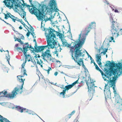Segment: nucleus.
I'll return each mask as SVG.
<instances>
[{
    "label": "nucleus",
    "instance_id": "nucleus-1",
    "mask_svg": "<svg viewBox=\"0 0 122 122\" xmlns=\"http://www.w3.org/2000/svg\"><path fill=\"white\" fill-rule=\"evenodd\" d=\"M82 45L77 44L75 48L74 47H72L70 51L71 52V56L72 59L74 60L77 64L81 66L82 65L83 67L85 68V66L84 65L82 59L80 57H83L85 55V52L80 50Z\"/></svg>",
    "mask_w": 122,
    "mask_h": 122
},
{
    "label": "nucleus",
    "instance_id": "nucleus-2",
    "mask_svg": "<svg viewBox=\"0 0 122 122\" xmlns=\"http://www.w3.org/2000/svg\"><path fill=\"white\" fill-rule=\"evenodd\" d=\"M108 63H107L105 65V66H109L111 68L109 70L106 69V75L109 76H111L112 75H117L118 76V72H119L120 69V66L118 64H116L115 63H112L109 61H108Z\"/></svg>",
    "mask_w": 122,
    "mask_h": 122
},
{
    "label": "nucleus",
    "instance_id": "nucleus-3",
    "mask_svg": "<svg viewBox=\"0 0 122 122\" xmlns=\"http://www.w3.org/2000/svg\"><path fill=\"white\" fill-rule=\"evenodd\" d=\"M48 32H50V49L55 48L56 50L60 52L61 50V46L55 41L54 39L56 38V35L54 33L56 32L55 30L51 28L48 30Z\"/></svg>",
    "mask_w": 122,
    "mask_h": 122
},
{
    "label": "nucleus",
    "instance_id": "nucleus-4",
    "mask_svg": "<svg viewBox=\"0 0 122 122\" xmlns=\"http://www.w3.org/2000/svg\"><path fill=\"white\" fill-rule=\"evenodd\" d=\"M96 26V23L94 22H92L89 25V27L85 28V29L82 31L81 33L79 35V39L80 42L78 44L82 45L84 43L86 38V36L87 35L91 30L94 28Z\"/></svg>",
    "mask_w": 122,
    "mask_h": 122
},
{
    "label": "nucleus",
    "instance_id": "nucleus-5",
    "mask_svg": "<svg viewBox=\"0 0 122 122\" xmlns=\"http://www.w3.org/2000/svg\"><path fill=\"white\" fill-rule=\"evenodd\" d=\"M3 2L6 6L10 9L13 8L14 7V5L15 6V9H17L18 7L21 8V10L23 12V15H22V14H19L20 15L21 17L22 16H23V18L24 16L26 15V12L24 11L22 7H21L20 5L17 4L15 0H5L3 1Z\"/></svg>",
    "mask_w": 122,
    "mask_h": 122
},
{
    "label": "nucleus",
    "instance_id": "nucleus-6",
    "mask_svg": "<svg viewBox=\"0 0 122 122\" xmlns=\"http://www.w3.org/2000/svg\"><path fill=\"white\" fill-rule=\"evenodd\" d=\"M29 11L32 14L36 15L38 20H42L43 19L45 22L48 20H51V16L49 18H45V15H43L40 10H38L35 7L31 8L30 10L29 9Z\"/></svg>",
    "mask_w": 122,
    "mask_h": 122
},
{
    "label": "nucleus",
    "instance_id": "nucleus-7",
    "mask_svg": "<svg viewBox=\"0 0 122 122\" xmlns=\"http://www.w3.org/2000/svg\"><path fill=\"white\" fill-rule=\"evenodd\" d=\"M19 88L16 87L12 91L11 94H7L6 91H2L0 92V97H5L10 98H13L15 97L18 93L20 91Z\"/></svg>",
    "mask_w": 122,
    "mask_h": 122
},
{
    "label": "nucleus",
    "instance_id": "nucleus-8",
    "mask_svg": "<svg viewBox=\"0 0 122 122\" xmlns=\"http://www.w3.org/2000/svg\"><path fill=\"white\" fill-rule=\"evenodd\" d=\"M49 34H47L46 32L45 35L46 37V41L47 42V45L45 46H35V48L36 52H40L43 51L45 49L47 48L48 49H50V32H48Z\"/></svg>",
    "mask_w": 122,
    "mask_h": 122
},
{
    "label": "nucleus",
    "instance_id": "nucleus-9",
    "mask_svg": "<svg viewBox=\"0 0 122 122\" xmlns=\"http://www.w3.org/2000/svg\"><path fill=\"white\" fill-rule=\"evenodd\" d=\"M55 0H51L49 4L50 6V8H46V10L47 12H48L49 13L52 12L55 10L57 12L59 10L58 9L56 8V4Z\"/></svg>",
    "mask_w": 122,
    "mask_h": 122
},
{
    "label": "nucleus",
    "instance_id": "nucleus-10",
    "mask_svg": "<svg viewBox=\"0 0 122 122\" xmlns=\"http://www.w3.org/2000/svg\"><path fill=\"white\" fill-rule=\"evenodd\" d=\"M23 63L22 65V67L21 68V70H23V72H24L23 76L20 75L17 76V78L18 81L19 82L22 83L21 85V87L20 88V89L22 90L23 88V86L24 84V81H25V79H22V77H23L25 75L26 76H27V75L26 73V71L25 69L24 68V66L25 65H24V63Z\"/></svg>",
    "mask_w": 122,
    "mask_h": 122
},
{
    "label": "nucleus",
    "instance_id": "nucleus-11",
    "mask_svg": "<svg viewBox=\"0 0 122 122\" xmlns=\"http://www.w3.org/2000/svg\"><path fill=\"white\" fill-rule=\"evenodd\" d=\"M42 57V59L44 60L48 61H53V59L50 53L49 50H47L46 51L43 53L41 55Z\"/></svg>",
    "mask_w": 122,
    "mask_h": 122
},
{
    "label": "nucleus",
    "instance_id": "nucleus-12",
    "mask_svg": "<svg viewBox=\"0 0 122 122\" xmlns=\"http://www.w3.org/2000/svg\"><path fill=\"white\" fill-rule=\"evenodd\" d=\"M115 105L117 107L116 111L118 113L122 111V99H119L116 101Z\"/></svg>",
    "mask_w": 122,
    "mask_h": 122
},
{
    "label": "nucleus",
    "instance_id": "nucleus-13",
    "mask_svg": "<svg viewBox=\"0 0 122 122\" xmlns=\"http://www.w3.org/2000/svg\"><path fill=\"white\" fill-rule=\"evenodd\" d=\"M116 75H114V76L112 77V79L111 80V78H110V76H106V78H108V80H107L106 78H104L103 77L104 80L105 81H107V84H106L105 86V87L108 85V84H111L112 83L115 84V81L117 79V77L116 76H115Z\"/></svg>",
    "mask_w": 122,
    "mask_h": 122
},
{
    "label": "nucleus",
    "instance_id": "nucleus-14",
    "mask_svg": "<svg viewBox=\"0 0 122 122\" xmlns=\"http://www.w3.org/2000/svg\"><path fill=\"white\" fill-rule=\"evenodd\" d=\"M119 30L112 28L111 30V31L113 36L115 37H117L119 36L122 35V29H120L119 31L118 32V31Z\"/></svg>",
    "mask_w": 122,
    "mask_h": 122
},
{
    "label": "nucleus",
    "instance_id": "nucleus-15",
    "mask_svg": "<svg viewBox=\"0 0 122 122\" xmlns=\"http://www.w3.org/2000/svg\"><path fill=\"white\" fill-rule=\"evenodd\" d=\"M28 46V45L26 46L23 47L24 51V54L25 56V60L24 63V65H25L27 61H30V59L31 58L30 56L29 55H27L26 54L28 50V49L29 47Z\"/></svg>",
    "mask_w": 122,
    "mask_h": 122
},
{
    "label": "nucleus",
    "instance_id": "nucleus-16",
    "mask_svg": "<svg viewBox=\"0 0 122 122\" xmlns=\"http://www.w3.org/2000/svg\"><path fill=\"white\" fill-rule=\"evenodd\" d=\"M78 39L79 40V41L76 42V43L75 44V45H74V46H72V47L71 46V45H70L68 44L67 43L65 39H63L62 40H61V41L62 42V44L63 45V46H66L68 47H70L71 48L70 49V52H71V51L70 50H71V48L72 47H75L74 48H75V47L76 46V45L77 44H78V43H79V42H80V41H79V38H78Z\"/></svg>",
    "mask_w": 122,
    "mask_h": 122
},
{
    "label": "nucleus",
    "instance_id": "nucleus-17",
    "mask_svg": "<svg viewBox=\"0 0 122 122\" xmlns=\"http://www.w3.org/2000/svg\"><path fill=\"white\" fill-rule=\"evenodd\" d=\"M112 25L111 26L112 28L115 29L116 30H119V24L115 21L113 19H112Z\"/></svg>",
    "mask_w": 122,
    "mask_h": 122
},
{
    "label": "nucleus",
    "instance_id": "nucleus-18",
    "mask_svg": "<svg viewBox=\"0 0 122 122\" xmlns=\"http://www.w3.org/2000/svg\"><path fill=\"white\" fill-rule=\"evenodd\" d=\"M88 81L89 80H88L87 81H86V83L88 86V92H90L93 89V87H94V84L90 81L88 82Z\"/></svg>",
    "mask_w": 122,
    "mask_h": 122
},
{
    "label": "nucleus",
    "instance_id": "nucleus-19",
    "mask_svg": "<svg viewBox=\"0 0 122 122\" xmlns=\"http://www.w3.org/2000/svg\"><path fill=\"white\" fill-rule=\"evenodd\" d=\"M104 92L106 99L107 100L108 98H110L111 96L110 90L105 89Z\"/></svg>",
    "mask_w": 122,
    "mask_h": 122
},
{
    "label": "nucleus",
    "instance_id": "nucleus-20",
    "mask_svg": "<svg viewBox=\"0 0 122 122\" xmlns=\"http://www.w3.org/2000/svg\"><path fill=\"white\" fill-rule=\"evenodd\" d=\"M5 16V19H7L9 18H10L12 19L13 15H12L9 12H8L6 14L5 13H3Z\"/></svg>",
    "mask_w": 122,
    "mask_h": 122
},
{
    "label": "nucleus",
    "instance_id": "nucleus-21",
    "mask_svg": "<svg viewBox=\"0 0 122 122\" xmlns=\"http://www.w3.org/2000/svg\"><path fill=\"white\" fill-rule=\"evenodd\" d=\"M0 122H10L6 118L0 115Z\"/></svg>",
    "mask_w": 122,
    "mask_h": 122
},
{
    "label": "nucleus",
    "instance_id": "nucleus-22",
    "mask_svg": "<svg viewBox=\"0 0 122 122\" xmlns=\"http://www.w3.org/2000/svg\"><path fill=\"white\" fill-rule=\"evenodd\" d=\"M28 45V48H30V49L32 51H33L35 50V49L32 47L31 46H29V44L28 43H25L24 45H23V47L26 46Z\"/></svg>",
    "mask_w": 122,
    "mask_h": 122
},
{
    "label": "nucleus",
    "instance_id": "nucleus-23",
    "mask_svg": "<svg viewBox=\"0 0 122 122\" xmlns=\"http://www.w3.org/2000/svg\"><path fill=\"white\" fill-rule=\"evenodd\" d=\"M78 79L76 81L73 83L69 85H67V86L70 89L75 84L78 83Z\"/></svg>",
    "mask_w": 122,
    "mask_h": 122
},
{
    "label": "nucleus",
    "instance_id": "nucleus-24",
    "mask_svg": "<svg viewBox=\"0 0 122 122\" xmlns=\"http://www.w3.org/2000/svg\"><path fill=\"white\" fill-rule=\"evenodd\" d=\"M17 109V110L21 112H23V111L25 110V109L22 108L20 106H17L16 107Z\"/></svg>",
    "mask_w": 122,
    "mask_h": 122
},
{
    "label": "nucleus",
    "instance_id": "nucleus-25",
    "mask_svg": "<svg viewBox=\"0 0 122 122\" xmlns=\"http://www.w3.org/2000/svg\"><path fill=\"white\" fill-rule=\"evenodd\" d=\"M100 54H97V55L96 56V58L97 59L96 61L97 62H98L101 61V57Z\"/></svg>",
    "mask_w": 122,
    "mask_h": 122
},
{
    "label": "nucleus",
    "instance_id": "nucleus-26",
    "mask_svg": "<svg viewBox=\"0 0 122 122\" xmlns=\"http://www.w3.org/2000/svg\"><path fill=\"white\" fill-rule=\"evenodd\" d=\"M119 65L120 66V69H119V72H118L117 73L118 74V76H119L121 74H122V64L119 63Z\"/></svg>",
    "mask_w": 122,
    "mask_h": 122
},
{
    "label": "nucleus",
    "instance_id": "nucleus-27",
    "mask_svg": "<svg viewBox=\"0 0 122 122\" xmlns=\"http://www.w3.org/2000/svg\"><path fill=\"white\" fill-rule=\"evenodd\" d=\"M12 20L13 22H15V21L17 20L19 21H20L21 20L20 19L18 18L17 17H15L13 15L12 17Z\"/></svg>",
    "mask_w": 122,
    "mask_h": 122
},
{
    "label": "nucleus",
    "instance_id": "nucleus-28",
    "mask_svg": "<svg viewBox=\"0 0 122 122\" xmlns=\"http://www.w3.org/2000/svg\"><path fill=\"white\" fill-rule=\"evenodd\" d=\"M41 59L42 58L41 57L36 58V59L37 60V64H39V65H40V63H43V61L41 60Z\"/></svg>",
    "mask_w": 122,
    "mask_h": 122
},
{
    "label": "nucleus",
    "instance_id": "nucleus-29",
    "mask_svg": "<svg viewBox=\"0 0 122 122\" xmlns=\"http://www.w3.org/2000/svg\"><path fill=\"white\" fill-rule=\"evenodd\" d=\"M114 96L115 97V102H116V101H117V100H119V99H121L120 97L119 96V95L117 93L114 94Z\"/></svg>",
    "mask_w": 122,
    "mask_h": 122
},
{
    "label": "nucleus",
    "instance_id": "nucleus-30",
    "mask_svg": "<svg viewBox=\"0 0 122 122\" xmlns=\"http://www.w3.org/2000/svg\"><path fill=\"white\" fill-rule=\"evenodd\" d=\"M57 32V36L59 37V38L61 39V40L62 39H64V38H63V36L64 35L62 33L58 32Z\"/></svg>",
    "mask_w": 122,
    "mask_h": 122
},
{
    "label": "nucleus",
    "instance_id": "nucleus-31",
    "mask_svg": "<svg viewBox=\"0 0 122 122\" xmlns=\"http://www.w3.org/2000/svg\"><path fill=\"white\" fill-rule=\"evenodd\" d=\"M108 85L109 86V87H112V86L113 89V90L114 91L115 90V84L112 83V84H108L107 86Z\"/></svg>",
    "mask_w": 122,
    "mask_h": 122
},
{
    "label": "nucleus",
    "instance_id": "nucleus-32",
    "mask_svg": "<svg viewBox=\"0 0 122 122\" xmlns=\"http://www.w3.org/2000/svg\"><path fill=\"white\" fill-rule=\"evenodd\" d=\"M2 69L5 72H8V68L6 67H5L4 66H3L2 67Z\"/></svg>",
    "mask_w": 122,
    "mask_h": 122
},
{
    "label": "nucleus",
    "instance_id": "nucleus-33",
    "mask_svg": "<svg viewBox=\"0 0 122 122\" xmlns=\"http://www.w3.org/2000/svg\"><path fill=\"white\" fill-rule=\"evenodd\" d=\"M23 50H22V48L20 47H17L16 48V49L19 52L22 51L24 53V49L23 48Z\"/></svg>",
    "mask_w": 122,
    "mask_h": 122
},
{
    "label": "nucleus",
    "instance_id": "nucleus-34",
    "mask_svg": "<svg viewBox=\"0 0 122 122\" xmlns=\"http://www.w3.org/2000/svg\"><path fill=\"white\" fill-rule=\"evenodd\" d=\"M29 1L30 3L31 4V6H30V5H26V6L27 7H30L32 6L33 7L32 8H33L34 7H35L34 6V5H33V4H32V0H29Z\"/></svg>",
    "mask_w": 122,
    "mask_h": 122
},
{
    "label": "nucleus",
    "instance_id": "nucleus-35",
    "mask_svg": "<svg viewBox=\"0 0 122 122\" xmlns=\"http://www.w3.org/2000/svg\"><path fill=\"white\" fill-rule=\"evenodd\" d=\"M98 71L100 72L102 76H103V75H104V76H105V77H106V75L107 76L106 74H105L103 72V71L102 70H101L100 69H99V70Z\"/></svg>",
    "mask_w": 122,
    "mask_h": 122
},
{
    "label": "nucleus",
    "instance_id": "nucleus-36",
    "mask_svg": "<svg viewBox=\"0 0 122 122\" xmlns=\"http://www.w3.org/2000/svg\"><path fill=\"white\" fill-rule=\"evenodd\" d=\"M101 61H100L98 62H97L98 64L99 65V66L101 67H102V63L101 62Z\"/></svg>",
    "mask_w": 122,
    "mask_h": 122
},
{
    "label": "nucleus",
    "instance_id": "nucleus-37",
    "mask_svg": "<svg viewBox=\"0 0 122 122\" xmlns=\"http://www.w3.org/2000/svg\"><path fill=\"white\" fill-rule=\"evenodd\" d=\"M113 37H110V40L111 41H109V42H111V41H112V40H113V42H115L114 40H113L114 38H113Z\"/></svg>",
    "mask_w": 122,
    "mask_h": 122
},
{
    "label": "nucleus",
    "instance_id": "nucleus-38",
    "mask_svg": "<svg viewBox=\"0 0 122 122\" xmlns=\"http://www.w3.org/2000/svg\"><path fill=\"white\" fill-rule=\"evenodd\" d=\"M34 57L36 59L37 58L41 57V56H39V55H36V56H34Z\"/></svg>",
    "mask_w": 122,
    "mask_h": 122
},
{
    "label": "nucleus",
    "instance_id": "nucleus-39",
    "mask_svg": "<svg viewBox=\"0 0 122 122\" xmlns=\"http://www.w3.org/2000/svg\"><path fill=\"white\" fill-rule=\"evenodd\" d=\"M52 70L51 68L50 67H49L48 69L47 70H46V71H47V72L48 74L49 73V71L50 70Z\"/></svg>",
    "mask_w": 122,
    "mask_h": 122
},
{
    "label": "nucleus",
    "instance_id": "nucleus-40",
    "mask_svg": "<svg viewBox=\"0 0 122 122\" xmlns=\"http://www.w3.org/2000/svg\"><path fill=\"white\" fill-rule=\"evenodd\" d=\"M59 52V51H58L57 50H56L54 52L55 54H56V56H58V52Z\"/></svg>",
    "mask_w": 122,
    "mask_h": 122
},
{
    "label": "nucleus",
    "instance_id": "nucleus-41",
    "mask_svg": "<svg viewBox=\"0 0 122 122\" xmlns=\"http://www.w3.org/2000/svg\"><path fill=\"white\" fill-rule=\"evenodd\" d=\"M60 94L61 95L62 94L63 96V97L64 98L65 97V93H64V92H60Z\"/></svg>",
    "mask_w": 122,
    "mask_h": 122
},
{
    "label": "nucleus",
    "instance_id": "nucleus-42",
    "mask_svg": "<svg viewBox=\"0 0 122 122\" xmlns=\"http://www.w3.org/2000/svg\"><path fill=\"white\" fill-rule=\"evenodd\" d=\"M21 20L20 21L21 23L26 28V27L25 26V24L22 21V19H21Z\"/></svg>",
    "mask_w": 122,
    "mask_h": 122
},
{
    "label": "nucleus",
    "instance_id": "nucleus-43",
    "mask_svg": "<svg viewBox=\"0 0 122 122\" xmlns=\"http://www.w3.org/2000/svg\"><path fill=\"white\" fill-rule=\"evenodd\" d=\"M28 32L27 33L26 35L28 37L29 36L30 33V31H29V30H28Z\"/></svg>",
    "mask_w": 122,
    "mask_h": 122
},
{
    "label": "nucleus",
    "instance_id": "nucleus-44",
    "mask_svg": "<svg viewBox=\"0 0 122 122\" xmlns=\"http://www.w3.org/2000/svg\"><path fill=\"white\" fill-rule=\"evenodd\" d=\"M96 67V69L97 70H99L100 69L98 66L97 65H96V66H95Z\"/></svg>",
    "mask_w": 122,
    "mask_h": 122
},
{
    "label": "nucleus",
    "instance_id": "nucleus-45",
    "mask_svg": "<svg viewBox=\"0 0 122 122\" xmlns=\"http://www.w3.org/2000/svg\"><path fill=\"white\" fill-rule=\"evenodd\" d=\"M6 57H7V60L8 61V62H9V61L10 60V58L9 56L8 55V57H7V56H6Z\"/></svg>",
    "mask_w": 122,
    "mask_h": 122
},
{
    "label": "nucleus",
    "instance_id": "nucleus-46",
    "mask_svg": "<svg viewBox=\"0 0 122 122\" xmlns=\"http://www.w3.org/2000/svg\"><path fill=\"white\" fill-rule=\"evenodd\" d=\"M64 89H65L66 91H68V90L69 89V88H68V87L67 86H66L65 87V88H64Z\"/></svg>",
    "mask_w": 122,
    "mask_h": 122
},
{
    "label": "nucleus",
    "instance_id": "nucleus-47",
    "mask_svg": "<svg viewBox=\"0 0 122 122\" xmlns=\"http://www.w3.org/2000/svg\"><path fill=\"white\" fill-rule=\"evenodd\" d=\"M75 111H74V110L70 114L72 116L75 113Z\"/></svg>",
    "mask_w": 122,
    "mask_h": 122
},
{
    "label": "nucleus",
    "instance_id": "nucleus-48",
    "mask_svg": "<svg viewBox=\"0 0 122 122\" xmlns=\"http://www.w3.org/2000/svg\"><path fill=\"white\" fill-rule=\"evenodd\" d=\"M72 116L70 114H69L68 115V118L69 119Z\"/></svg>",
    "mask_w": 122,
    "mask_h": 122
},
{
    "label": "nucleus",
    "instance_id": "nucleus-49",
    "mask_svg": "<svg viewBox=\"0 0 122 122\" xmlns=\"http://www.w3.org/2000/svg\"><path fill=\"white\" fill-rule=\"evenodd\" d=\"M24 18H24H23H23H24V20H25L26 21L27 23H28V24L30 25V24H29L27 20L26 19V18L25 17V18Z\"/></svg>",
    "mask_w": 122,
    "mask_h": 122
},
{
    "label": "nucleus",
    "instance_id": "nucleus-50",
    "mask_svg": "<svg viewBox=\"0 0 122 122\" xmlns=\"http://www.w3.org/2000/svg\"><path fill=\"white\" fill-rule=\"evenodd\" d=\"M104 3H107V5H108L109 4L108 2L106 0H105V1L104 2Z\"/></svg>",
    "mask_w": 122,
    "mask_h": 122
},
{
    "label": "nucleus",
    "instance_id": "nucleus-51",
    "mask_svg": "<svg viewBox=\"0 0 122 122\" xmlns=\"http://www.w3.org/2000/svg\"><path fill=\"white\" fill-rule=\"evenodd\" d=\"M33 41H34L35 42V46H37V43H36V40L35 39H34V40Z\"/></svg>",
    "mask_w": 122,
    "mask_h": 122
},
{
    "label": "nucleus",
    "instance_id": "nucleus-52",
    "mask_svg": "<svg viewBox=\"0 0 122 122\" xmlns=\"http://www.w3.org/2000/svg\"><path fill=\"white\" fill-rule=\"evenodd\" d=\"M66 90L65 89H64L63 90V92H64V93L66 94Z\"/></svg>",
    "mask_w": 122,
    "mask_h": 122
},
{
    "label": "nucleus",
    "instance_id": "nucleus-53",
    "mask_svg": "<svg viewBox=\"0 0 122 122\" xmlns=\"http://www.w3.org/2000/svg\"><path fill=\"white\" fill-rule=\"evenodd\" d=\"M58 72H55V73H54V75H55V76H56L57 75V74H58Z\"/></svg>",
    "mask_w": 122,
    "mask_h": 122
},
{
    "label": "nucleus",
    "instance_id": "nucleus-54",
    "mask_svg": "<svg viewBox=\"0 0 122 122\" xmlns=\"http://www.w3.org/2000/svg\"><path fill=\"white\" fill-rule=\"evenodd\" d=\"M88 57H90L91 60L92 61V60L93 59H92V57H91V56H90L89 55Z\"/></svg>",
    "mask_w": 122,
    "mask_h": 122
},
{
    "label": "nucleus",
    "instance_id": "nucleus-55",
    "mask_svg": "<svg viewBox=\"0 0 122 122\" xmlns=\"http://www.w3.org/2000/svg\"><path fill=\"white\" fill-rule=\"evenodd\" d=\"M114 11L115 12L119 13L118 11L117 10V9L115 10Z\"/></svg>",
    "mask_w": 122,
    "mask_h": 122
},
{
    "label": "nucleus",
    "instance_id": "nucleus-56",
    "mask_svg": "<svg viewBox=\"0 0 122 122\" xmlns=\"http://www.w3.org/2000/svg\"><path fill=\"white\" fill-rule=\"evenodd\" d=\"M16 39H17V41L19 42L21 40L20 39L17 38Z\"/></svg>",
    "mask_w": 122,
    "mask_h": 122
},
{
    "label": "nucleus",
    "instance_id": "nucleus-57",
    "mask_svg": "<svg viewBox=\"0 0 122 122\" xmlns=\"http://www.w3.org/2000/svg\"><path fill=\"white\" fill-rule=\"evenodd\" d=\"M106 52H105V51H103V52H102L101 53V54L103 53L105 55L106 54Z\"/></svg>",
    "mask_w": 122,
    "mask_h": 122
},
{
    "label": "nucleus",
    "instance_id": "nucleus-58",
    "mask_svg": "<svg viewBox=\"0 0 122 122\" xmlns=\"http://www.w3.org/2000/svg\"><path fill=\"white\" fill-rule=\"evenodd\" d=\"M19 29H20V30H21L22 29V27L21 26V25L19 27Z\"/></svg>",
    "mask_w": 122,
    "mask_h": 122
},
{
    "label": "nucleus",
    "instance_id": "nucleus-59",
    "mask_svg": "<svg viewBox=\"0 0 122 122\" xmlns=\"http://www.w3.org/2000/svg\"><path fill=\"white\" fill-rule=\"evenodd\" d=\"M33 33H31V34L32 35V36H33V37H34V34L35 35V34H34V32Z\"/></svg>",
    "mask_w": 122,
    "mask_h": 122
},
{
    "label": "nucleus",
    "instance_id": "nucleus-60",
    "mask_svg": "<svg viewBox=\"0 0 122 122\" xmlns=\"http://www.w3.org/2000/svg\"><path fill=\"white\" fill-rule=\"evenodd\" d=\"M19 42L21 44H23V42L21 41V40Z\"/></svg>",
    "mask_w": 122,
    "mask_h": 122
},
{
    "label": "nucleus",
    "instance_id": "nucleus-61",
    "mask_svg": "<svg viewBox=\"0 0 122 122\" xmlns=\"http://www.w3.org/2000/svg\"><path fill=\"white\" fill-rule=\"evenodd\" d=\"M107 50H108V48L105 49V52H107Z\"/></svg>",
    "mask_w": 122,
    "mask_h": 122
},
{
    "label": "nucleus",
    "instance_id": "nucleus-62",
    "mask_svg": "<svg viewBox=\"0 0 122 122\" xmlns=\"http://www.w3.org/2000/svg\"><path fill=\"white\" fill-rule=\"evenodd\" d=\"M18 44H16L15 45V46H16V48H17V47H18Z\"/></svg>",
    "mask_w": 122,
    "mask_h": 122
},
{
    "label": "nucleus",
    "instance_id": "nucleus-63",
    "mask_svg": "<svg viewBox=\"0 0 122 122\" xmlns=\"http://www.w3.org/2000/svg\"><path fill=\"white\" fill-rule=\"evenodd\" d=\"M1 20L4 22L5 23H7V22L5 21L4 20L2 19Z\"/></svg>",
    "mask_w": 122,
    "mask_h": 122
},
{
    "label": "nucleus",
    "instance_id": "nucleus-64",
    "mask_svg": "<svg viewBox=\"0 0 122 122\" xmlns=\"http://www.w3.org/2000/svg\"><path fill=\"white\" fill-rule=\"evenodd\" d=\"M113 92L114 94L117 93L116 91L115 90Z\"/></svg>",
    "mask_w": 122,
    "mask_h": 122
}]
</instances>
